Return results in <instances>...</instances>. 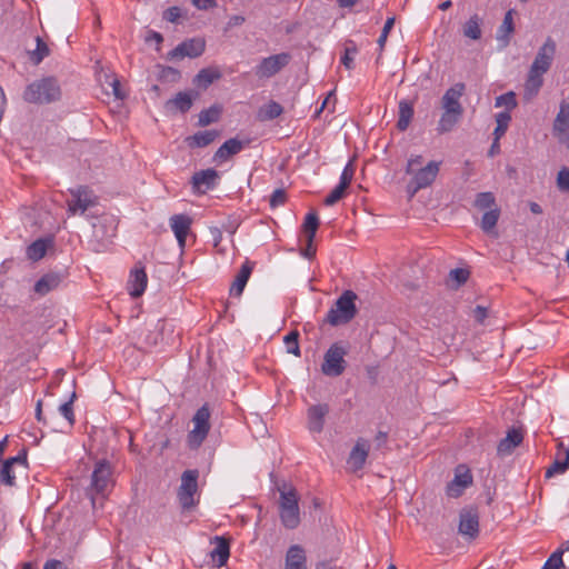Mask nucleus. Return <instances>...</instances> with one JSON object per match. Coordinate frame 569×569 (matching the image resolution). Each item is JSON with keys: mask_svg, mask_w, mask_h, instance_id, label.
Returning <instances> with one entry per match:
<instances>
[{"mask_svg": "<svg viewBox=\"0 0 569 569\" xmlns=\"http://www.w3.org/2000/svg\"><path fill=\"white\" fill-rule=\"evenodd\" d=\"M556 53V42L548 37L540 47L527 77L525 83L523 98L531 101L539 92L543 84L542 76L550 69Z\"/></svg>", "mask_w": 569, "mask_h": 569, "instance_id": "f257e3e1", "label": "nucleus"}, {"mask_svg": "<svg viewBox=\"0 0 569 569\" xmlns=\"http://www.w3.org/2000/svg\"><path fill=\"white\" fill-rule=\"evenodd\" d=\"M466 84L457 82L450 87L441 98L442 113L438 121L437 131L439 133H447L460 122L465 109L460 102V98L465 94Z\"/></svg>", "mask_w": 569, "mask_h": 569, "instance_id": "f03ea898", "label": "nucleus"}, {"mask_svg": "<svg viewBox=\"0 0 569 569\" xmlns=\"http://www.w3.org/2000/svg\"><path fill=\"white\" fill-rule=\"evenodd\" d=\"M114 486L113 471L109 461L99 460L96 462L91 473L90 486L87 489L92 507L96 508L98 500L102 505Z\"/></svg>", "mask_w": 569, "mask_h": 569, "instance_id": "7ed1b4c3", "label": "nucleus"}, {"mask_svg": "<svg viewBox=\"0 0 569 569\" xmlns=\"http://www.w3.org/2000/svg\"><path fill=\"white\" fill-rule=\"evenodd\" d=\"M62 91L54 77L34 80L23 91V100L33 104H50L61 99Z\"/></svg>", "mask_w": 569, "mask_h": 569, "instance_id": "20e7f679", "label": "nucleus"}, {"mask_svg": "<svg viewBox=\"0 0 569 569\" xmlns=\"http://www.w3.org/2000/svg\"><path fill=\"white\" fill-rule=\"evenodd\" d=\"M358 296L352 290H346L336 300L325 319L332 327L349 323L358 313L356 300Z\"/></svg>", "mask_w": 569, "mask_h": 569, "instance_id": "39448f33", "label": "nucleus"}, {"mask_svg": "<svg viewBox=\"0 0 569 569\" xmlns=\"http://www.w3.org/2000/svg\"><path fill=\"white\" fill-rule=\"evenodd\" d=\"M280 493L279 515L287 529H296L300 523L299 497L295 488L286 485L278 488Z\"/></svg>", "mask_w": 569, "mask_h": 569, "instance_id": "423d86ee", "label": "nucleus"}, {"mask_svg": "<svg viewBox=\"0 0 569 569\" xmlns=\"http://www.w3.org/2000/svg\"><path fill=\"white\" fill-rule=\"evenodd\" d=\"M211 411L208 403L200 407L192 418L193 429L188 433V446L198 449L210 431Z\"/></svg>", "mask_w": 569, "mask_h": 569, "instance_id": "0eeeda50", "label": "nucleus"}, {"mask_svg": "<svg viewBox=\"0 0 569 569\" xmlns=\"http://www.w3.org/2000/svg\"><path fill=\"white\" fill-rule=\"evenodd\" d=\"M199 471L189 469L182 472L181 483L178 488L177 497L183 510H190L198 503L196 495L198 493Z\"/></svg>", "mask_w": 569, "mask_h": 569, "instance_id": "6e6552de", "label": "nucleus"}, {"mask_svg": "<svg viewBox=\"0 0 569 569\" xmlns=\"http://www.w3.org/2000/svg\"><path fill=\"white\" fill-rule=\"evenodd\" d=\"M347 353L348 351L341 342L332 343L323 356L322 373L328 377L341 376L347 368V361L345 360Z\"/></svg>", "mask_w": 569, "mask_h": 569, "instance_id": "1a4fd4ad", "label": "nucleus"}, {"mask_svg": "<svg viewBox=\"0 0 569 569\" xmlns=\"http://www.w3.org/2000/svg\"><path fill=\"white\" fill-rule=\"evenodd\" d=\"M290 61L291 54L289 52H281L263 58L260 63L256 66L254 74L259 79H269L286 68Z\"/></svg>", "mask_w": 569, "mask_h": 569, "instance_id": "9d476101", "label": "nucleus"}, {"mask_svg": "<svg viewBox=\"0 0 569 569\" xmlns=\"http://www.w3.org/2000/svg\"><path fill=\"white\" fill-rule=\"evenodd\" d=\"M206 50V41L202 38H191L182 41L166 56L169 61L182 60L183 58L194 59Z\"/></svg>", "mask_w": 569, "mask_h": 569, "instance_id": "9b49d317", "label": "nucleus"}, {"mask_svg": "<svg viewBox=\"0 0 569 569\" xmlns=\"http://www.w3.org/2000/svg\"><path fill=\"white\" fill-rule=\"evenodd\" d=\"M72 197L71 200L67 201L68 212L72 216L80 212L84 213L89 208L97 204V198L92 194V191L88 187H78L70 190Z\"/></svg>", "mask_w": 569, "mask_h": 569, "instance_id": "f8f14e48", "label": "nucleus"}, {"mask_svg": "<svg viewBox=\"0 0 569 569\" xmlns=\"http://www.w3.org/2000/svg\"><path fill=\"white\" fill-rule=\"evenodd\" d=\"M458 531L460 535L473 540L479 535V513L476 508H465L459 515Z\"/></svg>", "mask_w": 569, "mask_h": 569, "instance_id": "ddd939ff", "label": "nucleus"}, {"mask_svg": "<svg viewBox=\"0 0 569 569\" xmlns=\"http://www.w3.org/2000/svg\"><path fill=\"white\" fill-rule=\"evenodd\" d=\"M93 237L98 242L97 251L103 250L111 238L116 236V226L111 217H101L92 224Z\"/></svg>", "mask_w": 569, "mask_h": 569, "instance_id": "4468645a", "label": "nucleus"}, {"mask_svg": "<svg viewBox=\"0 0 569 569\" xmlns=\"http://www.w3.org/2000/svg\"><path fill=\"white\" fill-rule=\"evenodd\" d=\"M27 468V450L22 449L18 456L7 459L0 469V481L7 486H13L16 476L13 467Z\"/></svg>", "mask_w": 569, "mask_h": 569, "instance_id": "2eb2a0df", "label": "nucleus"}, {"mask_svg": "<svg viewBox=\"0 0 569 569\" xmlns=\"http://www.w3.org/2000/svg\"><path fill=\"white\" fill-rule=\"evenodd\" d=\"M440 169V162L430 161L426 166L418 168L412 176L416 182V189L429 187L437 178Z\"/></svg>", "mask_w": 569, "mask_h": 569, "instance_id": "dca6fc26", "label": "nucleus"}, {"mask_svg": "<svg viewBox=\"0 0 569 569\" xmlns=\"http://www.w3.org/2000/svg\"><path fill=\"white\" fill-rule=\"evenodd\" d=\"M327 403L313 405L308 408V429L313 433H320L323 430L326 416L329 413Z\"/></svg>", "mask_w": 569, "mask_h": 569, "instance_id": "f3484780", "label": "nucleus"}, {"mask_svg": "<svg viewBox=\"0 0 569 569\" xmlns=\"http://www.w3.org/2000/svg\"><path fill=\"white\" fill-rule=\"evenodd\" d=\"M192 219L187 214H174L170 218V227L181 249L186 246L187 236L190 231Z\"/></svg>", "mask_w": 569, "mask_h": 569, "instance_id": "a211bd4d", "label": "nucleus"}, {"mask_svg": "<svg viewBox=\"0 0 569 569\" xmlns=\"http://www.w3.org/2000/svg\"><path fill=\"white\" fill-rule=\"evenodd\" d=\"M218 178V172L214 169L201 170L192 176V187L197 192L204 193L214 187Z\"/></svg>", "mask_w": 569, "mask_h": 569, "instance_id": "6ab92c4d", "label": "nucleus"}, {"mask_svg": "<svg viewBox=\"0 0 569 569\" xmlns=\"http://www.w3.org/2000/svg\"><path fill=\"white\" fill-rule=\"evenodd\" d=\"M148 277L143 267L137 266L130 273L128 290L132 298H139L146 290Z\"/></svg>", "mask_w": 569, "mask_h": 569, "instance_id": "aec40b11", "label": "nucleus"}, {"mask_svg": "<svg viewBox=\"0 0 569 569\" xmlns=\"http://www.w3.org/2000/svg\"><path fill=\"white\" fill-rule=\"evenodd\" d=\"M198 97V92L194 91H180L174 98L166 102V108L170 111H180L182 113L188 112L193 103V99Z\"/></svg>", "mask_w": 569, "mask_h": 569, "instance_id": "412c9836", "label": "nucleus"}, {"mask_svg": "<svg viewBox=\"0 0 569 569\" xmlns=\"http://www.w3.org/2000/svg\"><path fill=\"white\" fill-rule=\"evenodd\" d=\"M523 440L522 432L519 429L512 428L508 430L507 436L501 439L497 447V453L500 457H506L512 453Z\"/></svg>", "mask_w": 569, "mask_h": 569, "instance_id": "4be33fe9", "label": "nucleus"}, {"mask_svg": "<svg viewBox=\"0 0 569 569\" xmlns=\"http://www.w3.org/2000/svg\"><path fill=\"white\" fill-rule=\"evenodd\" d=\"M284 569H308L306 551L300 545H292L287 550Z\"/></svg>", "mask_w": 569, "mask_h": 569, "instance_id": "5701e85b", "label": "nucleus"}, {"mask_svg": "<svg viewBox=\"0 0 569 569\" xmlns=\"http://www.w3.org/2000/svg\"><path fill=\"white\" fill-rule=\"evenodd\" d=\"M368 453L369 446L367 440L359 439L356 446L352 448L348 458V465L351 467L353 471H358L363 468Z\"/></svg>", "mask_w": 569, "mask_h": 569, "instance_id": "b1692460", "label": "nucleus"}, {"mask_svg": "<svg viewBox=\"0 0 569 569\" xmlns=\"http://www.w3.org/2000/svg\"><path fill=\"white\" fill-rule=\"evenodd\" d=\"M252 269H253V263L251 261L246 260L242 263L238 274L236 276V279L233 280V282L230 287L231 296L240 297L242 295L243 289L251 276Z\"/></svg>", "mask_w": 569, "mask_h": 569, "instance_id": "393cba45", "label": "nucleus"}, {"mask_svg": "<svg viewBox=\"0 0 569 569\" xmlns=\"http://www.w3.org/2000/svg\"><path fill=\"white\" fill-rule=\"evenodd\" d=\"M62 281V277L57 272H49L43 274L33 287V290L39 296H46L50 291L57 289Z\"/></svg>", "mask_w": 569, "mask_h": 569, "instance_id": "a878e982", "label": "nucleus"}, {"mask_svg": "<svg viewBox=\"0 0 569 569\" xmlns=\"http://www.w3.org/2000/svg\"><path fill=\"white\" fill-rule=\"evenodd\" d=\"M248 142H243L238 140L237 138H231L227 140L214 153V161H226L230 157L239 153Z\"/></svg>", "mask_w": 569, "mask_h": 569, "instance_id": "bb28decb", "label": "nucleus"}, {"mask_svg": "<svg viewBox=\"0 0 569 569\" xmlns=\"http://www.w3.org/2000/svg\"><path fill=\"white\" fill-rule=\"evenodd\" d=\"M556 136L567 134L569 132V101H562L552 126Z\"/></svg>", "mask_w": 569, "mask_h": 569, "instance_id": "cd10ccee", "label": "nucleus"}, {"mask_svg": "<svg viewBox=\"0 0 569 569\" xmlns=\"http://www.w3.org/2000/svg\"><path fill=\"white\" fill-rule=\"evenodd\" d=\"M53 244L52 238H40L33 241L31 244L27 247V257L31 261H39L42 259L49 247Z\"/></svg>", "mask_w": 569, "mask_h": 569, "instance_id": "c85d7f7f", "label": "nucleus"}, {"mask_svg": "<svg viewBox=\"0 0 569 569\" xmlns=\"http://www.w3.org/2000/svg\"><path fill=\"white\" fill-rule=\"evenodd\" d=\"M222 77L220 70L218 68H204L201 69L196 77L193 78V84L201 88L207 89L211 83L216 80H219Z\"/></svg>", "mask_w": 569, "mask_h": 569, "instance_id": "c756f323", "label": "nucleus"}, {"mask_svg": "<svg viewBox=\"0 0 569 569\" xmlns=\"http://www.w3.org/2000/svg\"><path fill=\"white\" fill-rule=\"evenodd\" d=\"M213 541L216 547L210 552V556L213 561L217 560L219 567L224 566L230 556L229 541L226 538L218 536L213 538Z\"/></svg>", "mask_w": 569, "mask_h": 569, "instance_id": "7c9ffc66", "label": "nucleus"}, {"mask_svg": "<svg viewBox=\"0 0 569 569\" xmlns=\"http://www.w3.org/2000/svg\"><path fill=\"white\" fill-rule=\"evenodd\" d=\"M515 31L513 26V10L507 11L502 23L497 30V40L502 43V47H507L510 42V37Z\"/></svg>", "mask_w": 569, "mask_h": 569, "instance_id": "2f4dec72", "label": "nucleus"}, {"mask_svg": "<svg viewBox=\"0 0 569 569\" xmlns=\"http://www.w3.org/2000/svg\"><path fill=\"white\" fill-rule=\"evenodd\" d=\"M219 136L217 130L199 131L186 139L190 148H203L212 143Z\"/></svg>", "mask_w": 569, "mask_h": 569, "instance_id": "473e14b6", "label": "nucleus"}, {"mask_svg": "<svg viewBox=\"0 0 569 569\" xmlns=\"http://www.w3.org/2000/svg\"><path fill=\"white\" fill-rule=\"evenodd\" d=\"M569 469V449L559 452L553 463L546 470V478H551L558 473H565Z\"/></svg>", "mask_w": 569, "mask_h": 569, "instance_id": "72a5a7b5", "label": "nucleus"}, {"mask_svg": "<svg viewBox=\"0 0 569 569\" xmlns=\"http://www.w3.org/2000/svg\"><path fill=\"white\" fill-rule=\"evenodd\" d=\"M412 117H413V107H412V103L407 101V100H402L399 102V118H398V122H397V128L400 130V131H405L408 129L411 120H412Z\"/></svg>", "mask_w": 569, "mask_h": 569, "instance_id": "f704fd0d", "label": "nucleus"}, {"mask_svg": "<svg viewBox=\"0 0 569 569\" xmlns=\"http://www.w3.org/2000/svg\"><path fill=\"white\" fill-rule=\"evenodd\" d=\"M282 112V106L271 100L259 109L257 117L260 121H270L281 116Z\"/></svg>", "mask_w": 569, "mask_h": 569, "instance_id": "c9c22d12", "label": "nucleus"}, {"mask_svg": "<svg viewBox=\"0 0 569 569\" xmlns=\"http://www.w3.org/2000/svg\"><path fill=\"white\" fill-rule=\"evenodd\" d=\"M480 24L481 18L478 14L471 16L470 19L463 24V36L472 40H479L482 34Z\"/></svg>", "mask_w": 569, "mask_h": 569, "instance_id": "e433bc0d", "label": "nucleus"}, {"mask_svg": "<svg viewBox=\"0 0 569 569\" xmlns=\"http://www.w3.org/2000/svg\"><path fill=\"white\" fill-rule=\"evenodd\" d=\"M166 326H167V323L164 320H158L154 323L153 329L149 330V332L144 339L146 343L149 347H157L158 345H160L163 341V332H164Z\"/></svg>", "mask_w": 569, "mask_h": 569, "instance_id": "4c0bfd02", "label": "nucleus"}, {"mask_svg": "<svg viewBox=\"0 0 569 569\" xmlns=\"http://www.w3.org/2000/svg\"><path fill=\"white\" fill-rule=\"evenodd\" d=\"M499 216H500V209L498 207L485 212L482 216V219H481V223H480L481 229L487 233L492 232L497 226Z\"/></svg>", "mask_w": 569, "mask_h": 569, "instance_id": "58836bf2", "label": "nucleus"}, {"mask_svg": "<svg viewBox=\"0 0 569 569\" xmlns=\"http://www.w3.org/2000/svg\"><path fill=\"white\" fill-rule=\"evenodd\" d=\"M157 69L159 70L158 79L162 82L176 83L181 78V72L173 67L157 64Z\"/></svg>", "mask_w": 569, "mask_h": 569, "instance_id": "ea45409f", "label": "nucleus"}, {"mask_svg": "<svg viewBox=\"0 0 569 569\" xmlns=\"http://www.w3.org/2000/svg\"><path fill=\"white\" fill-rule=\"evenodd\" d=\"M318 227H319V218L317 216L316 212H309L306 218H305V222H303V231L307 236V241L308 242H313V239H315V236H316V232L318 230Z\"/></svg>", "mask_w": 569, "mask_h": 569, "instance_id": "a19ab883", "label": "nucleus"}, {"mask_svg": "<svg viewBox=\"0 0 569 569\" xmlns=\"http://www.w3.org/2000/svg\"><path fill=\"white\" fill-rule=\"evenodd\" d=\"M220 113H221V107H219V106H212L208 109L202 110L199 113V121H198L199 126L206 127V126H209L210 123L217 122L220 118Z\"/></svg>", "mask_w": 569, "mask_h": 569, "instance_id": "79ce46f5", "label": "nucleus"}, {"mask_svg": "<svg viewBox=\"0 0 569 569\" xmlns=\"http://www.w3.org/2000/svg\"><path fill=\"white\" fill-rule=\"evenodd\" d=\"M37 48L30 52V60L33 64H39L46 57L50 54L48 44L38 36L36 38Z\"/></svg>", "mask_w": 569, "mask_h": 569, "instance_id": "37998d69", "label": "nucleus"}, {"mask_svg": "<svg viewBox=\"0 0 569 569\" xmlns=\"http://www.w3.org/2000/svg\"><path fill=\"white\" fill-rule=\"evenodd\" d=\"M475 207L479 210L496 208V198L492 192H480L475 200Z\"/></svg>", "mask_w": 569, "mask_h": 569, "instance_id": "c03bdc74", "label": "nucleus"}, {"mask_svg": "<svg viewBox=\"0 0 569 569\" xmlns=\"http://www.w3.org/2000/svg\"><path fill=\"white\" fill-rule=\"evenodd\" d=\"M358 49L353 41L349 40L346 42L345 52L341 57V63L348 69H353V56L357 53Z\"/></svg>", "mask_w": 569, "mask_h": 569, "instance_id": "a18cd8bd", "label": "nucleus"}, {"mask_svg": "<svg viewBox=\"0 0 569 569\" xmlns=\"http://www.w3.org/2000/svg\"><path fill=\"white\" fill-rule=\"evenodd\" d=\"M511 116L508 111L496 114L497 127L495 129L496 140H498L508 129Z\"/></svg>", "mask_w": 569, "mask_h": 569, "instance_id": "49530a36", "label": "nucleus"}, {"mask_svg": "<svg viewBox=\"0 0 569 569\" xmlns=\"http://www.w3.org/2000/svg\"><path fill=\"white\" fill-rule=\"evenodd\" d=\"M298 339H299V332L298 331H290L284 337V343H286V347H287V352L288 353H292V355H295L297 357L300 356V347H299Z\"/></svg>", "mask_w": 569, "mask_h": 569, "instance_id": "de8ad7c7", "label": "nucleus"}, {"mask_svg": "<svg viewBox=\"0 0 569 569\" xmlns=\"http://www.w3.org/2000/svg\"><path fill=\"white\" fill-rule=\"evenodd\" d=\"M495 106L496 107L505 106L509 112L510 110H512L513 108L517 107L516 94L512 91H509L507 93H503V94L497 97Z\"/></svg>", "mask_w": 569, "mask_h": 569, "instance_id": "09e8293b", "label": "nucleus"}, {"mask_svg": "<svg viewBox=\"0 0 569 569\" xmlns=\"http://www.w3.org/2000/svg\"><path fill=\"white\" fill-rule=\"evenodd\" d=\"M74 398H76V392H72L70 400L62 403L59 407L60 413L68 420L70 426H72L74 423V415H73V408H72Z\"/></svg>", "mask_w": 569, "mask_h": 569, "instance_id": "8fccbe9b", "label": "nucleus"}, {"mask_svg": "<svg viewBox=\"0 0 569 569\" xmlns=\"http://www.w3.org/2000/svg\"><path fill=\"white\" fill-rule=\"evenodd\" d=\"M562 550H556L545 562L541 569H560L563 566Z\"/></svg>", "mask_w": 569, "mask_h": 569, "instance_id": "3c124183", "label": "nucleus"}, {"mask_svg": "<svg viewBox=\"0 0 569 569\" xmlns=\"http://www.w3.org/2000/svg\"><path fill=\"white\" fill-rule=\"evenodd\" d=\"M470 277L468 269L457 268L449 272V278L457 282V287L465 284Z\"/></svg>", "mask_w": 569, "mask_h": 569, "instance_id": "603ef678", "label": "nucleus"}, {"mask_svg": "<svg viewBox=\"0 0 569 569\" xmlns=\"http://www.w3.org/2000/svg\"><path fill=\"white\" fill-rule=\"evenodd\" d=\"M393 26H395V17L388 18L387 21L385 22L381 34L377 41L380 50H382L385 48L388 36H389L390 31L392 30Z\"/></svg>", "mask_w": 569, "mask_h": 569, "instance_id": "864d4df0", "label": "nucleus"}, {"mask_svg": "<svg viewBox=\"0 0 569 569\" xmlns=\"http://www.w3.org/2000/svg\"><path fill=\"white\" fill-rule=\"evenodd\" d=\"M347 188L338 184L325 199L326 206H333L345 196Z\"/></svg>", "mask_w": 569, "mask_h": 569, "instance_id": "5fc2aeb1", "label": "nucleus"}, {"mask_svg": "<svg viewBox=\"0 0 569 569\" xmlns=\"http://www.w3.org/2000/svg\"><path fill=\"white\" fill-rule=\"evenodd\" d=\"M353 173H355V167H353V163L350 161L345 167V169H343V171L341 173L339 184L345 187V188H348L350 186L351 181H352Z\"/></svg>", "mask_w": 569, "mask_h": 569, "instance_id": "6e6d98bb", "label": "nucleus"}, {"mask_svg": "<svg viewBox=\"0 0 569 569\" xmlns=\"http://www.w3.org/2000/svg\"><path fill=\"white\" fill-rule=\"evenodd\" d=\"M557 187L561 191H569V169L562 168L557 176Z\"/></svg>", "mask_w": 569, "mask_h": 569, "instance_id": "4d7b16f0", "label": "nucleus"}, {"mask_svg": "<svg viewBox=\"0 0 569 569\" xmlns=\"http://www.w3.org/2000/svg\"><path fill=\"white\" fill-rule=\"evenodd\" d=\"M286 200H287L286 191L283 189H277L272 192L269 203H270L271 208H276V207L284 204Z\"/></svg>", "mask_w": 569, "mask_h": 569, "instance_id": "13d9d810", "label": "nucleus"}, {"mask_svg": "<svg viewBox=\"0 0 569 569\" xmlns=\"http://www.w3.org/2000/svg\"><path fill=\"white\" fill-rule=\"evenodd\" d=\"M422 163H423V158L422 156H415V157H411L409 160H408V163H407V168H406V173L407 174H413V172L419 168L422 167Z\"/></svg>", "mask_w": 569, "mask_h": 569, "instance_id": "bf43d9fd", "label": "nucleus"}, {"mask_svg": "<svg viewBox=\"0 0 569 569\" xmlns=\"http://www.w3.org/2000/svg\"><path fill=\"white\" fill-rule=\"evenodd\" d=\"M181 17V10L179 7H170L163 12V19L169 22H177Z\"/></svg>", "mask_w": 569, "mask_h": 569, "instance_id": "052dcab7", "label": "nucleus"}, {"mask_svg": "<svg viewBox=\"0 0 569 569\" xmlns=\"http://www.w3.org/2000/svg\"><path fill=\"white\" fill-rule=\"evenodd\" d=\"M466 488L455 481H451L447 485V495L452 498H458L462 495Z\"/></svg>", "mask_w": 569, "mask_h": 569, "instance_id": "680f3d73", "label": "nucleus"}, {"mask_svg": "<svg viewBox=\"0 0 569 569\" xmlns=\"http://www.w3.org/2000/svg\"><path fill=\"white\" fill-rule=\"evenodd\" d=\"M452 481L467 488L472 482V477L469 471H466L463 473H457Z\"/></svg>", "mask_w": 569, "mask_h": 569, "instance_id": "e2e57ef3", "label": "nucleus"}, {"mask_svg": "<svg viewBox=\"0 0 569 569\" xmlns=\"http://www.w3.org/2000/svg\"><path fill=\"white\" fill-rule=\"evenodd\" d=\"M192 4L199 10H208L217 7L216 0H192Z\"/></svg>", "mask_w": 569, "mask_h": 569, "instance_id": "0e129e2a", "label": "nucleus"}, {"mask_svg": "<svg viewBox=\"0 0 569 569\" xmlns=\"http://www.w3.org/2000/svg\"><path fill=\"white\" fill-rule=\"evenodd\" d=\"M487 316H488V310H487L486 307L477 306L473 309V317H475L477 322L483 323V321L487 318Z\"/></svg>", "mask_w": 569, "mask_h": 569, "instance_id": "69168bd1", "label": "nucleus"}, {"mask_svg": "<svg viewBox=\"0 0 569 569\" xmlns=\"http://www.w3.org/2000/svg\"><path fill=\"white\" fill-rule=\"evenodd\" d=\"M113 94L117 99H124L126 93L121 90V83L118 79H113L111 82Z\"/></svg>", "mask_w": 569, "mask_h": 569, "instance_id": "338daca9", "label": "nucleus"}, {"mask_svg": "<svg viewBox=\"0 0 569 569\" xmlns=\"http://www.w3.org/2000/svg\"><path fill=\"white\" fill-rule=\"evenodd\" d=\"M43 569H66V566L60 560L50 559L44 563Z\"/></svg>", "mask_w": 569, "mask_h": 569, "instance_id": "774afa93", "label": "nucleus"}]
</instances>
